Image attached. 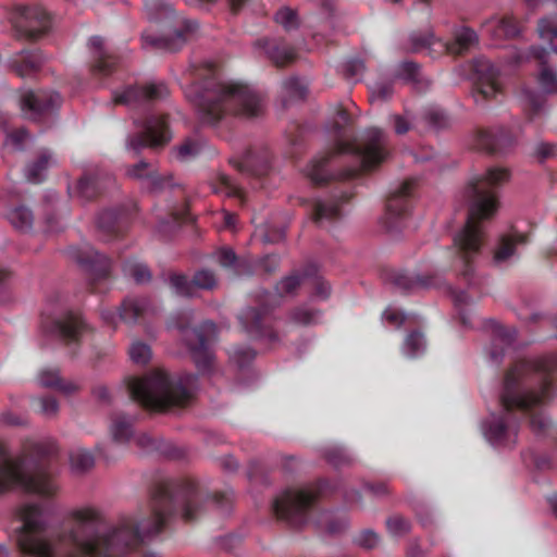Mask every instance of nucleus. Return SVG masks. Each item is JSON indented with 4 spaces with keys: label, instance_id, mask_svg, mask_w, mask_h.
Listing matches in <instances>:
<instances>
[{
    "label": "nucleus",
    "instance_id": "obj_1",
    "mask_svg": "<svg viewBox=\"0 0 557 557\" xmlns=\"http://www.w3.org/2000/svg\"><path fill=\"white\" fill-rule=\"evenodd\" d=\"M208 499L221 509L227 510L231 505L224 493L201 497L191 478L157 476L148 487L147 518L124 515L109 527L100 510L85 507L72 511L71 527L53 541L48 536L41 507L29 504L20 510L23 523L16 543L23 557H120L145 539L158 535L178 513L187 523L196 521Z\"/></svg>",
    "mask_w": 557,
    "mask_h": 557
},
{
    "label": "nucleus",
    "instance_id": "obj_2",
    "mask_svg": "<svg viewBox=\"0 0 557 557\" xmlns=\"http://www.w3.org/2000/svg\"><path fill=\"white\" fill-rule=\"evenodd\" d=\"M352 117L338 106L330 133L334 145L308 165L307 175L315 186H324L333 181H349L362 170L381 163L386 156V138L382 131L371 128L359 144L351 140L348 127Z\"/></svg>",
    "mask_w": 557,
    "mask_h": 557
},
{
    "label": "nucleus",
    "instance_id": "obj_3",
    "mask_svg": "<svg viewBox=\"0 0 557 557\" xmlns=\"http://www.w3.org/2000/svg\"><path fill=\"white\" fill-rule=\"evenodd\" d=\"M541 366L545 371L557 369V355L519 360L506 372L499 395L502 411L492 413L482 422L483 434L492 445L497 447L515 445L520 426V418L516 411H528L531 407L544 401L548 386L546 380L541 381L542 394H536L528 386L530 377Z\"/></svg>",
    "mask_w": 557,
    "mask_h": 557
},
{
    "label": "nucleus",
    "instance_id": "obj_4",
    "mask_svg": "<svg viewBox=\"0 0 557 557\" xmlns=\"http://www.w3.org/2000/svg\"><path fill=\"white\" fill-rule=\"evenodd\" d=\"M509 178L510 171L507 168H490L483 176L469 182L463 190V198L468 206L467 219L462 228L454 236L453 250L461 265L459 275L469 286L472 285L474 274L472 263L484 244L481 222L492 219L498 207L492 188L502 186Z\"/></svg>",
    "mask_w": 557,
    "mask_h": 557
},
{
    "label": "nucleus",
    "instance_id": "obj_5",
    "mask_svg": "<svg viewBox=\"0 0 557 557\" xmlns=\"http://www.w3.org/2000/svg\"><path fill=\"white\" fill-rule=\"evenodd\" d=\"M186 96L201 124L215 125L226 114L252 119L263 112L260 97L248 86L224 84L213 77L191 84Z\"/></svg>",
    "mask_w": 557,
    "mask_h": 557
},
{
    "label": "nucleus",
    "instance_id": "obj_6",
    "mask_svg": "<svg viewBox=\"0 0 557 557\" xmlns=\"http://www.w3.org/2000/svg\"><path fill=\"white\" fill-rule=\"evenodd\" d=\"M57 451L53 443L30 442L20 456L11 458L7 444L0 442V490L20 486L28 493L53 496L58 487L49 473V461Z\"/></svg>",
    "mask_w": 557,
    "mask_h": 557
},
{
    "label": "nucleus",
    "instance_id": "obj_7",
    "mask_svg": "<svg viewBox=\"0 0 557 557\" xmlns=\"http://www.w3.org/2000/svg\"><path fill=\"white\" fill-rule=\"evenodd\" d=\"M197 375L184 373L172 377L163 370L152 371L143 377L131 379L127 385L129 396L146 409L166 411L183 407L191 398Z\"/></svg>",
    "mask_w": 557,
    "mask_h": 557
},
{
    "label": "nucleus",
    "instance_id": "obj_8",
    "mask_svg": "<svg viewBox=\"0 0 557 557\" xmlns=\"http://www.w3.org/2000/svg\"><path fill=\"white\" fill-rule=\"evenodd\" d=\"M145 9L151 21L169 23L162 29H169L172 34L152 35L147 32L141 34L143 48L175 52L180 50L196 30L197 24L188 21H177L174 10L162 0H147Z\"/></svg>",
    "mask_w": 557,
    "mask_h": 557
},
{
    "label": "nucleus",
    "instance_id": "obj_9",
    "mask_svg": "<svg viewBox=\"0 0 557 557\" xmlns=\"http://www.w3.org/2000/svg\"><path fill=\"white\" fill-rule=\"evenodd\" d=\"M174 327L178 331L180 338L187 348L198 373L203 375L212 373L215 367L212 344L218 336L215 323L207 320L197 326H191L186 320L178 319Z\"/></svg>",
    "mask_w": 557,
    "mask_h": 557
},
{
    "label": "nucleus",
    "instance_id": "obj_10",
    "mask_svg": "<svg viewBox=\"0 0 557 557\" xmlns=\"http://www.w3.org/2000/svg\"><path fill=\"white\" fill-rule=\"evenodd\" d=\"M327 486L329 481L321 479L314 486L287 490L273 500L272 510L288 527L300 529L308 522L309 510Z\"/></svg>",
    "mask_w": 557,
    "mask_h": 557
},
{
    "label": "nucleus",
    "instance_id": "obj_11",
    "mask_svg": "<svg viewBox=\"0 0 557 557\" xmlns=\"http://www.w3.org/2000/svg\"><path fill=\"white\" fill-rule=\"evenodd\" d=\"M139 128L127 137V147L139 154L143 149L150 148L159 150L164 148L172 140V132L166 114H151L143 121H135Z\"/></svg>",
    "mask_w": 557,
    "mask_h": 557
},
{
    "label": "nucleus",
    "instance_id": "obj_12",
    "mask_svg": "<svg viewBox=\"0 0 557 557\" xmlns=\"http://www.w3.org/2000/svg\"><path fill=\"white\" fill-rule=\"evenodd\" d=\"M14 38L37 42L51 30V17L40 5H16L14 8Z\"/></svg>",
    "mask_w": 557,
    "mask_h": 557
},
{
    "label": "nucleus",
    "instance_id": "obj_13",
    "mask_svg": "<svg viewBox=\"0 0 557 557\" xmlns=\"http://www.w3.org/2000/svg\"><path fill=\"white\" fill-rule=\"evenodd\" d=\"M498 77L499 71L490 60L480 58L472 62L471 96L478 106L496 99L502 90Z\"/></svg>",
    "mask_w": 557,
    "mask_h": 557
},
{
    "label": "nucleus",
    "instance_id": "obj_14",
    "mask_svg": "<svg viewBox=\"0 0 557 557\" xmlns=\"http://www.w3.org/2000/svg\"><path fill=\"white\" fill-rule=\"evenodd\" d=\"M273 310L274 307L265 302L250 306L239 315L240 323L250 336L277 344L280 336L273 327L275 321Z\"/></svg>",
    "mask_w": 557,
    "mask_h": 557
},
{
    "label": "nucleus",
    "instance_id": "obj_15",
    "mask_svg": "<svg viewBox=\"0 0 557 557\" xmlns=\"http://www.w3.org/2000/svg\"><path fill=\"white\" fill-rule=\"evenodd\" d=\"M557 371L554 369L552 371H545L544 367L541 366V369H536L534 374L530 377L528 382V386L533 389L536 394H542L541 389V381L546 380L548 382V386L546 388V395L544 397V401L531 407L528 411H523L529 416V426L532 433L535 436H545L550 428V421L548 418L544 416L542 411H533L535 408L544 406L549 403L553 398V374Z\"/></svg>",
    "mask_w": 557,
    "mask_h": 557
},
{
    "label": "nucleus",
    "instance_id": "obj_16",
    "mask_svg": "<svg viewBox=\"0 0 557 557\" xmlns=\"http://www.w3.org/2000/svg\"><path fill=\"white\" fill-rule=\"evenodd\" d=\"M414 182L407 180L389 194L385 205V228L388 233H397L395 225L397 219L407 216Z\"/></svg>",
    "mask_w": 557,
    "mask_h": 557
},
{
    "label": "nucleus",
    "instance_id": "obj_17",
    "mask_svg": "<svg viewBox=\"0 0 557 557\" xmlns=\"http://www.w3.org/2000/svg\"><path fill=\"white\" fill-rule=\"evenodd\" d=\"M169 96V89L163 83L128 86L122 94L113 99L115 104L139 107L151 103Z\"/></svg>",
    "mask_w": 557,
    "mask_h": 557
},
{
    "label": "nucleus",
    "instance_id": "obj_18",
    "mask_svg": "<svg viewBox=\"0 0 557 557\" xmlns=\"http://www.w3.org/2000/svg\"><path fill=\"white\" fill-rule=\"evenodd\" d=\"M476 144L480 149L490 154H505L513 149L517 139L509 129L495 126L478 129Z\"/></svg>",
    "mask_w": 557,
    "mask_h": 557
},
{
    "label": "nucleus",
    "instance_id": "obj_19",
    "mask_svg": "<svg viewBox=\"0 0 557 557\" xmlns=\"http://www.w3.org/2000/svg\"><path fill=\"white\" fill-rule=\"evenodd\" d=\"M61 102L62 98L55 91L36 94L28 90L21 97V109L30 112L34 120H39L53 113L60 108Z\"/></svg>",
    "mask_w": 557,
    "mask_h": 557
},
{
    "label": "nucleus",
    "instance_id": "obj_20",
    "mask_svg": "<svg viewBox=\"0 0 557 557\" xmlns=\"http://www.w3.org/2000/svg\"><path fill=\"white\" fill-rule=\"evenodd\" d=\"M382 278L385 284L405 293L430 288L437 281V276L434 274L409 275L406 271L396 270L385 271Z\"/></svg>",
    "mask_w": 557,
    "mask_h": 557
},
{
    "label": "nucleus",
    "instance_id": "obj_21",
    "mask_svg": "<svg viewBox=\"0 0 557 557\" xmlns=\"http://www.w3.org/2000/svg\"><path fill=\"white\" fill-rule=\"evenodd\" d=\"M230 163L242 174L263 176L270 169V153L267 148H248L240 159L231 158Z\"/></svg>",
    "mask_w": 557,
    "mask_h": 557
},
{
    "label": "nucleus",
    "instance_id": "obj_22",
    "mask_svg": "<svg viewBox=\"0 0 557 557\" xmlns=\"http://www.w3.org/2000/svg\"><path fill=\"white\" fill-rule=\"evenodd\" d=\"M114 184V178L102 171H88L77 181L76 195L84 200H92Z\"/></svg>",
    "mask_w": 557,
    "mask_h": 557
},
{
    "label": "nucleus",
    "instance_id": "obj_23",
    "mask_svg": "<svg viewBox=\"0 0 557 557\" xmlns=\"http://www.w3.org/2000/svg\"><path fill=\"white\" fill-rule=\"evenodd\" d=\"M484 330L491 334L493 342L490 358L492 361L499 363L504 358L505 348L515 343L518 332L515 327H506L494 319L484 322Z\"/></svg>",
    "mask_w": 557,
    "mask_h": 557
},
{
    "label": "nucleus",
    "instance_id": "obj_24",
    "mask_svg": "<svg viewBox=\"0 0 557 557\" xmlns=\"http://www.w3.org/2000/svg\"><path fill=\"white\" fill-rule=\"evenodd\" d=\"M74 260L95 278H106L111 269L110 259L90 246L76 248L72 252Z\"/></svg>",
    "mask_w": 557,
    "mask_h": 557
},
{
    "label": "nucleus",
    "instance_id": "obj_25",
    "mask_svg": "<svg viewBox=\"0 0 557 557\" xmlns=\"http://www.w3.org/2000/svg\"><path fill=\"white\" fill-rule=\"evenodd\" d=\"M46 57L40 48L23 49L9 62V69L18 77H30L41 71Z\"/></svg>",
    "mask_w": 557,
    "mask_h": 557
},
{
    "label": "nucleus",
    "instance_id": "obj_26",
    "mask_svg": "<svg viewBox=\"0 0 557 557\" xmlns=\"http://www.w3.org/2000/svg\"><path fill=\"white\" fill-rule=\"evenodd\" d=\"M255 46L263 49L268 58L280 69L293 64L298 58L296 50L292 46L286 45L283 39L277 40L264 37L256 40Z\"/></svg>",
    "mask_w": 557,
    "mask_h": 557
},
{
    "label": "nucleus",
    "instance_id": "obj_27",
    "mask_svg": "<svg viewBox=\"0 0 557 557\" xmlns=\"http://www.w3.org/2000/svg\"><path fill=\"white\" fill-rule=\"evenodd\" d=\"M125 219L126 209L124 207L103 209L97 215V228L106 239L116 238L124 233Z\"/></svg>",
    "mask_w": 557,
    "mask_h": 557
},
{
    "label": "nucleus",
    "instance_id": "obj_28",
    "mask_svg": "<svg viewBox=\"0 0 557 557\" xmlns=\"http://www.w3.org/2000/svg\"><path fill=\"white\" fill-rule=\"evenodd\" d=\"M85 323L79 315L72 312L52 322V332H55L64 344H78Z\"/></svg>",
    "mask_w": 557,
    "mask_h": 557
},
{
    "label": "nucleus",
    "instance_id": "obj_29",
    "mask_svg": "<svg viewBox=\"0 0 557 557\" xmlns=\"http://www.w3.org/2000/svg\"><path fill=\"white\" fill-rule=\"evenodd\" d=\"M90 48L94 52V63L91 65V72L96 75H109L116 66V58L104 48V40L100 36H94L89 41Z\"/></svg>",
    "mask_w": 557,
    "mask_h": 557
},
{
    "label": "nucleus",
    "instance_id": "obj_30",
    "mask_svg": "<svg viewBox=\"0 0 557 557\" xmlns=\"http://www.w3.org/2000/svg\"><path fill=\"white\" fill-rule=\"evenodd\" d=\"M150 309V300L146 297H126L119 307L120 319L126 323H136Z\"/></svg>",
    "mask_w": 557,
    "mask_h": 557
},
{
    "label": "nucleus",
    "instance_id": "obj_31",
    "mask_svg": "<svg viewBox=\"0 0 557 557\" xmlns=\"http://www.w3.org/2000/svg\"><path fill=\"white\" fill-rule=\"evenodd\" d=\"M39 382L44 387L54 388L65 395H72L79 389L74 382L65 381L58 370L42 371L39 375Z\"/></svg>",
    "mask_w": 557,
    "mask_h": 557
},
{
    "label": "nucleus",
    "instance_id": "obj_32",
    "mask_svg": "<svg viewBox=\"0 0 557 557\" xmlns=\"http://www.w3.org/2000/svg\"><path fill=\"white\" fill-rule=\"evenodd\" d=\"M478 42V36L471 28L465 27L456 34L454 41L444 44L446 53L453 55H462Z\"/></svg>",
    "mask_w": 557,
    "mask_h": 557
},
{
    "label": "nucleus",
    "instance_id": "obj_33",
    "mask_svg": "<svg viewBox=\"0 0 557 557\" xmlns=\"http://www.w3.org/2000/svg\"><path fill=\"white\" fill-rule=\"evenodd\" d=\"M529 240L527 234L515 233L512 236H502L499 245L495 250L494 260L502 262L507 260L515 253V247L517 244L524 245Z\"/></svg>",
    "mask_w": 557,
    "mask_h": 557
},
{
    "label": "nucleus",
    "instance_id": "obj_34",
    "mask_svg": "<svg viewBox=\"0 0 557 557\" xmlns=\"http://www.w3.org/2000/svg\"><path fill=\"white\" fill-rule=\"evenodd\" d=\"M111 421L113 440L119 443L127 442L133 434L135 418L126 417L124 413H113Z\"/></svg>",
    "mask_w": 557,
    "mask_h": 557
},
{
    "label": "nucleus",
    "instance_id": "obj_35",
    "mask_svg": "<svg viewBox=\"0 0 557 557\" xmlns=\"http://www.w3.org/2000/svg\"><path fill=\"white\" fill-rule=\"evenodd\" d=\"M312 221L321 225L323 220L335 222L341 219V209L337 202H324L315 200L311 214Z\"/></svg>",
    "mask_w": 557,
    "mask_h": 557
},
{
    "label": "nucleus",
    "instance_id": "obj_36",
    "mask_svg": "<svg viewBox=\"0 0 557 557\" xmlns=\"http://www.w3.org/2000/svg\"><path fill=\"white\" fill-rule=\"evenodd\" d=\"M8 219L15 230L23 233L28 232L34 224L33 212L24 206H20L11 210Z\"/></svg>",
    "mask_w": 557,
    "mask_h": 557
},
{
    "label": "nucleus",
    "instance_id": "obj_37",
    "mask_svg": "<svg viewBox=\"0 0 557 557\" xmlns=\"http://www.w3.org/2000/svg\"><path fill=\"white\" fill-rule=\"evenodd\" d=\"M425 127L430 131L440 132L449 127L447 114L437 108L426 109L421 116Z\"/></svg>",
    "mask_w": 557,
    "mask_h": 557
},
{
    "label": "nucleus",
    "instance_id": "obj_38",
    "mask_svg": "<svg viewBox=\"0 0 557 557\" xmlns=\"http://www.w3.org/2000/svg\"><path fill=\"white\" fill-rule=\"evenodd\" d=\"M72 471L76 474H85L95 466V458L91 453L85 449H76L70 453Z\"/></svg>",
    "mask_w": 557,
    "mask_h": 557
},
{
    "label": "nucleus",
    "instance_id": "obj_39",
    "mask_svg": "<svg viewBox=\"0 0 557 557\" xmlns=\"http://www.w3.org/2000/svg\"><path fill=\"white\" fill-rule=\"evenodd\" d=\"M521 33L519 23L512 16H504L493 29V36L497 39H513Z\"/></svg>",
    "mask_w": 557,
    "mask_h": 557
},
{
    "label": "nucleus",
    "instance_id": "obj_40",
    "mask_svg": "<svg viewBox=\"0 0 557 557\" xmlns=\"http://www.w3.org/2000/svg\"><path fill=\"white\" fill-rule=\"evenodd\" d=\"M147 180L145 181L144 188L152 195L162 193L168 187H173L172 174L161 175L156 171L146 174Z\"/></svg>",
    "mask_w": 557,
    "mask_h": 557
},
{
    "label": "nucleus",
    "instance_id": "obj_41",
    "mask_svg": "<svg viewBox=\"0 0 557 557\" xmlns=\"http://www.w3.org/2000/svg\"><path fill=\"white\" fill-rule=\"evenodd\" d=\"M191 280L194 289L214 290L219 286V278L215 272L207 268L197 270Z\"/></svg>",
    "mask_w": 557,
    "mask_h": 557
},
{
    "label": "nucleus",
    "instance_id": "obj_42",
    "mask_svg": "<svg viewBox=\"0 0 557 557\" xmlns=\"http://www.w3.org/2000/svg\"><path fill=\"white\" fill-rule=\"evenodd\" d=\"M274 21L280 24L285 32L296 30L300 27L301 21L296 10L284 7L274 14Z\"/></svg>",
    "mask_w": 557,
    "mask_h": 557
},
{
    "label": "nucleus",
    "instance_id": "obj_43",
    "mask_svg": "<svg viewBox=\"0 0 557 557\" xmlns=\"http://www.w3.org/2000/svg\"><path fill=\"white\" fill-rule=\"evenodd\" d=\"M50 161L48 153H41L35 161L26 168V177L32 183H40L44 181V172L47 170Z\"/></svg>",
    "mask_w": 557,
    "mask_h": 557
},
{
    "label": "nucleus",
    "instance_id": "obj_44",
    "mask_svg": "<svg viewBox=\"0 0 557 557\" xmlns=\"http://www.w3.org/2000/svg\"><path fill=\"white\" fill-rule=\"evenodd\" d=\"M323 459L333 468L341 469L352 465V459L342 448L331 447L322 453Z\"/></svg>",
    "mask_w": 557,
    "mask_h": 557
},
{
    "label": "nucleus",
    "instance_id": "obj_45",
    "mask_svg": "<svg viewBox=\"0 0 557 557\" xmlns=\"http://www.w3.org/2000/svg\"><path fill=\"white\" fill-rule=\"evenodd\" d=\"M386 529L394 536H405L411 531V522L400 513H395L386 519Z\"/></svg>",
    "mask_w": 557,
    "mask_h": 557
},
{
    "label": "nucleus",
    "instance_id": "obj_46",
    "mask_svg": "<svg viewBox=\"0 0 557 557\" xmlns=\"http://www.w3.org/2000/svg\"><path fill=\"white\" fill-rule=\"evenodd\" d=\"M124 272L129 275L137 284H147L152 280V273L147 264L137 262H126Z\"/></svg>",
    "mask_w": 557,
    "mask_h": 557
},
{
    "label": "nucleus",
    "instance_id": "obj_47",
    "mask_svg": "<svg viewBox=\"0 0 557 557\" xmlns=\"http://www.w3.org/2000/svg\"><path fill=\"white\" fill-rule=\"evenodd\" d=\"M169 283L180 296L191 297L194 295L193 280H188L185 274L171 273L169 276Z\"/></svg>",
    "mask_w": 557,
    "mask_h": 557
},
{
    "label": "nucleus",
    "instance_id": "obj_48",
    "mask_svg": "<svg viewBox=\"0 0 557 557\" xmlns=\"http://www.w3.org/2000/svg\"><path fill=\"white\" fill-rule=\"evenodd\" d=\"M301 284V277L297 273H293L280 280L275 285V292L280 297L287 295L294 296Z\"/></svg>",
    "mask_w": 557,
    "mask_h": 557
},
{
    "label": "nucleus",
    "instance_id": "obj_49",
    "mask_svg": "<svg viewBox=\"0 0 557 557\" xmlns=\"http://www.w3.org/2000/svg\"><path fill=\"white\" fill-rule=\"evenodd\" d=\"M537 82L545 94H557V72L550 66L540 69Z\"/></svg>",
    "mask_w": 557,
    "mask_h": 557
},
{
    "label": "nucleus",
    "instance_id": "obj_50",
    "mask_svg": "<svg viewBox=\"0 0 557 557\" xmlns=\"http://www.w3.org/2000/svg\"><path fill=\"white\" fill-rule=\"evenodd\" d=\"M537 34L544 40L557 38V16H543L537 21Z\"/></svg>",
    "mask_w": 557,
    "mask_h": 557
},
{
    "label": "nucleus",
    "instance_id": "obj_51",
    "mask_svg": "<svg viewBox=\"0 0 557 557\" xmlns=\"http://www.w3.org/2000/svg\"><path fill=\"white\" fill-rule=\"evenodd\" d=\"M317 314V310L308 309L306 307L300 306L289 310L288 319L293 323L299 325H309L314 321Z\"/></svg>",
    "mask_w": 557,
    "mask_h": 557
},
{
    "label": "nucleus",
    "instance_id": "obj_52",
    "mask_svg": "<svg viewBox=\"0 0 557 557\" xmlns=\"http://www.w3.org/2000/svg\"><path fill=\"white\" fill-rule=\"evenodd\" d=\"M435 40L436 38L432 30H428L424 34L413 33L409 38L411 44L409 51L419 52L422 49L430 48L435 42Z\"/></svg>",
    "mask_w": 557,
    "mask_h": 557
},
{
    "label": "nucleus",
    "instance_id": "obj_53",
    "mask_svg": "<svg viewBox=\"0 0 557 557\" xmlns=\"http://www.w3.org/2000/svg\"><path fill=\"white\" fill-rule=\"evenodd\" d=\"M424 348L425 341L423 334L420 331H412L408 334L405 339V349L409 356L413 357L423 351Z\"/></svg>",
    "mask_w": 557,
    "mask_h": 557
},
{
    "label": "nucleus",
    "instance_id": "obj_54",
    "mask_svg": "<svg viewBox=\"0 0 557 557\" xmlns=\"http://www.w3.org/2000/svg\"><path fill=\"white\" fill-rule=\"evenodd\" d=\"M129 356L135 363L146 364L151 359V349L147 344L136 342L129 348Z\"/></svg>",
    "mask_w": 557,
    "mask_h": 557
},
{
    "label": "nucleus",
    "instance_id": "obj_55",
    "mask_svg": "<svg viewBox=\"0 0 557 557\" xmlns=\"http://www.w3.org/2000/svg\"><path fill=\"white\" fill-rule=\"evenodd\" d=\"M283 87L288 94L289 98L304 100L307 96L308 89L298 77H289L283 82Z\"/></svg>",
    "mask_w": 557,
    "mask_h": 557
},
{
    "label": "nucleus",
    "instance_id": "obj_56",
    "mask_svg": "<svg viewBox=\"0 0 557 557\" xmlns=\"http://www.w3.org/2000/svg\"><path fill=\"white\" fill-rule=\"evenodd\" d=\"M255 358L256 351L249 347L237 348L231 356L232 361L239 369H245L246 367H248L253 361Z\"/></svg>",
    "mask_w": 557,
    "mask_h": 557
},
{
    "label": "nucleus",
    "instance_id": "obj_57",
    "mask_svg": "<svg viewBox=\"0 0 557 557\" xmlns=\"http://www.w3.org/2000/svg\"><path fill=\"white\" fill-rule=\"evenodd\" d=\"M233 270L238 276L253 275L257 271V260L249 257H238Z\"/></svg>",
    "mask_w": 557,
    "mask_h": 557
},
{
    "label": "nucleus",
    "instance_id": "obj_58",
    "mask_svg": "<svg viewBox=\"0 0 557 557\" xmlns=\"http://www.w3.org/2000/svg\"><path fill=\"white\" fill-rule=\"evenodd\" d=\"M174 150L180 159L185 160L199 153L200 145L191 138H186L181 145L176 146Z\"/></svg>",
    "mask_w": 557,
    "mask_h": 557
},
{
    "label": "nucleus",
    "instance_id": "obj_59",
    "mask_svg": "<svg viewBox=\"0 0 557 557\" xmlns=\"http://www.w3.org/2000/svg\"><path fill=\"white\" fill-rule=\"evenodd\" d=\"M280 264V257L277 255H267L257 260V269L262 274L270 276L277 270Z\"/></svg>",
    "mask_w": 557,
    "mask_h": 557
},
{
    "label": "nucleus",
    "instance_id": "obj_60",
    "mask_svg": "<svg viewBox=\"0 0 557 557\" xmlns=\"http://www.w3.org/2000/svg\"><path fill=\"white\" fill-rule=\"evenodd\" d=\"M153 171L154 170H152V166L149 162L141 160L138 163L128 166L126 170V175L134 180L146 181V174Z\"/></svg>",
    "mask_w": 557,
    "mask_h": 557
},
{
    "label": "nucleus",
    "instance_id": "obj_61",
    "mask_svg": "<svg viewBox=\"0 0 557 557\" xmlns=\"http://www.w3.org/2000/svg\"><path fill=\"white\" fill-rule=\"evenodd\" d=\"M401 76L410 83L420 82V65L413 61H406L401 64Z\"/></svg>",
    "mask_w": 557,
    "mask_h": 557
},
{
    "label": "nucleus",
    "instance_id": "obj_62",
    "mask_svg": "<svg viewBox=\"0 0 557 557\" xmlns=\"http://www.w3.org/2000/svg\"><path fill=\"white\" fill-rule=\"evenodd\" d=\"M218 262L223 268H232L234 269L236 261L238 259L235 251L230 247H222L216 252Z\"/></svg>",
    "mask_w": 557,
    "mask_h": 557
},
{
    "label": "nucleus",
    "instance_id": "obj_63",
    "mask_svg": "<svg viewBox=\"0 0 557 557\" xmlns=\"http://www.w3.org/2000/svg\"><path fill=\"white\" fill-rule=\"evenodd\" d=\"M525 99L531 111L529 119L533 120L534 115L539 114L542 111L545 100L543 99L542 96L533 91H527Z\"/></svg>",
    "mask_w": 557,
    "mask_h": 557
},
{
    "label": "nucleus",
    "instance_id": "obj_64",
    "mask_svg": "<svg viewBox=\"0 0 557 557\" xmlns=\"http://www.w3.org/2000/svg\"><path fill=\"white\" fill-rule=\"evenodd\" d=\"M28 137L29 133L25 127H20L7 134L8 140L11 141V144L15 147L16 150L24 149V143Z\"/></svg>",
    "mask_w": 557,
    "mask_h": 557
}]
</instances>
